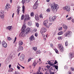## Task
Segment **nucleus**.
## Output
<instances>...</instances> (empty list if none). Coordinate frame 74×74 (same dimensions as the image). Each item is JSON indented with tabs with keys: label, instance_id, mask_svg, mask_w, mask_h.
<instances>
[{
	"label": "nucleus",
	"instance_id": "1",
	"mask_svg": "<svg viewBox=\"0 0 74 74\" xmlns=\"http://www.w3.org/2000/svg\"><path fill=\"white\" fill-rule=\"evenodd\" d=\"M51 8L52 9L51 10L53 12H56L57 10L59 8V6L58 4H56L55 3H53L51 5Z\"/></svg>",
	"mask_w": 74,
	"mask_h": 74
},
{
	"label": "nucleus",
	"instance_id": "2",
	"mask_svg": "<svg viewBox=\"0 0 74 74\" xmlns=\"http://www.w3.org/2000/svg\"><path fill=\"white\" fill-rule=\"evenodd\" d=\"M26 29V25H23L22 28L21 29V31H22L21 33V34L22 35V36H25V29Z\"/></svg>",
	"mask_w": 74,
	"mask_h": 74
},
{
	"label": "nucleus",
	"instance_id": "3",
	"mask_svg": "<svg viewBox=\"0 0 74 74\" xmlns=\"http://www.w3.org/2000/svg\"><path fill=\"white\" fill-rule=\"evenodd\" d=\"M58 48L59 49V50L60 52H63L64 51V48L63 47V45L61 44H59L58 45Z\"/></svg>",
	"mask_w": 74,
	"mask_h": 74
},
{
	"label": "nucleus",
	"instance_id": "4",
	"mask_svg": "<svg viewBox=\"0 0 74 74\" xmlns=\"http://www.w3.org/2000/svg\"><path fill=\"white\" fill-rule=\"evenodd\" d=\"M56 16H53L52 18L50 16L49 18V21L50 22H54V21L56 20Z\"/></svg>",
	"mask_w": 74,
	"mask_h": 74
},
{
	"label": "nucleus",
	"instance_id": "5",
	"mask_svg": "<svg viewBox=\"0 0 74 74\" xmlns=\"http://www.w3.org/2000/svg\"><path fill=\"white\" fill-rule=\"evenodd\" d=\"M72 34V32L71 31H68L66 33L64 34V36L65 37H69L71 36Z\"/></svg>",
	"mask_w": 74,
	"mask_h": 74
},
{
	"label": "nucleus",
	"instance_id": "6",
	"mask_svg": "<svg viewBox=\"0 0 74 74\" xmlns=\"http://www.w3.org/2000/svg\"><path fill=\"white\" fill-rule=\"evenodd\" d=\"M46 32H47V29L45 28H42L40 30V33L42 34H43Z\"/></svg>",
	"mask_w": 74,
	"mask_h": 74
},
{
	"label": "nucleus",
	"instance_id": "7",
	"mask_svg": "<svg viewBox=\"0 0 74 74\" xmlns=\"http://www.w3.org/2000/svg\"><path fill=\"white\" fill-rule=\"evenodd\" d=\"M63 9L64 10H66L67 11L69 12L70 11V7L69 6H66L64 7H63Z\"/></svg>",
	"mask_w": 74,
	"mask_h": 74
},
{
	"label": "nucleus",
	"instance_id": "8",
	"mask_svg": "<svg viewBox=\"0 0 74 74\" xmlns=\"http://www.w3.org/2000/svg\"><path fill=\"white\" fill-rule=\"evenodd\" d=\"M31 31H32V29L29 27H27L25 30V33L26 34H27L29 33Z\"/></svg>",
	"mask_w": 74,
	"mask_h": 74
},
{
	"label": "nucleus",
	"instance_id": "9",
	"mask_svg": "<svg viewBox=\"0 0 74 74\" xmlns=\"http://www.w3.org/2000/svg\"><path fill=\"white\" fill-rule=\"evenodd\" d=\"M5 8L6 10H7V11H8V10L10 9L11 6L9 4H6Z\"/></svg>",
	"mask_w": 74,
	"mask_h": 74
},
{
	"label": "nucleus",
	"instance_id": "10",
	"mask_svg": "<svg viewBox=\"0 0 74 74\" xmlns=\"http://www.w3.org/2000/svg\"><path fill=\"white\" fill-rule=\"evenodd\" d=\"M23 49V47L21 46H19L17 49V51L18 52H19V51H22Z\"/></svg>",
	"mask_w": 74,
	"mask_h": 74
},
{
	"label": "nucleus",
	"instance_id": "11",
	"mask_svg": "<svg viewBox=\"0 0 74 74\" xmlns=\"http://www.w3.org/2000/svg\"><path fill=\"white\" fill-rule=\"evenodd\" d=\"M25 58V55L24 54H22L20 57V60L21 61H22Z\"/></svg>",
	"mask_w": 74,
	"mask_h": 74
},
{
	"label": "nucleus",
	"instance_id": "12",
	"mask_svg": "<svg viewBox=\"0 0 74 74\" xmlns=\"http://www.w3.org/2000/svg\"><path fill=\"white\" fill-rule=\"evenodd\" d=\"M2 44L5 48H6L7 47V44L6 43V42L5 41H3Z\"/></svg>",
	"mask_w": 74,
	"mask_h": 74
},
{
	"label": "nucleus",
	"instance_id": "13",
	"mask_svg": "<svg viewBox=\"0 0 74 74\" xmlns=\"http://www.w3.org/2000/svg\"><path fill=\"white\" fill-rule=\"evenodd\" d=\"M30 1V0H22V2L23 5L25 3H25H28Z\"/></svg>",
	"mask_w": 74,
	"mask_h": 74
},
{
	"label": "nucleus",
	"instance_id": "14",
	"mask_svg": "<svg viewBox=\"0 0 74 74\" xmlns=\"http://www.w3.org/2000/svg\"><path fill=\"white\" fill-rule=\"evenodd\" d=\"M74 57V53H70L69 54V58L70 59H72Z\"/></svg>",
	"mask_w": 74,
	"mask_h": 74
},
{
	"label": "nucleus",
	"instance_id": "15",
	"mask_svg": "<svg viewBox=\"0 0 74 74\" xmlns=\"http://www.w3.org/2000/svg\"><path fill=\"white\" fill-rule=\"evenodd\" d=\"M38 74L39 73L40 74H42V72H41V67L39 68V69L38 72Z\"/></svg>",
	"mask_w": 74,
	"mask_h": 74
},
{
	"label": "nucleus",
	"instance_id": "16",
	"mask_svg": "<svg viewBox=\"0 0 74 74\" xmlns=\"http://www.w3.org/2000/svg\"><path fill=\"white\" fill-rule=\"evenodd\" d=\"M48 24V21L47 20H45L44 22V25L45 26L47 25Z\"/></svg>",
	"mask_w": 74,
	"mask_h": 74
},
{
	"label": "nucleus",
	"instance_id": "17",
	"mask_svg": "<svg viewBox=\"0 0 74 74\" xmlns=\"http://www.w3.org/2000/svg\"><path fill=\"white\" fill-rule=\"evenodd\" d=\"M18 45L19 46H21L23 45V42L21 40H20L18 42Z\"/></svg>",
	"mask_w": 74,
	"mask_h": 74
},
{
	"label": "nucleus",
	"instance_id": "18",
	"mask_svg": "<svg viewBox=\"0 0 74 74\" xmlns=\"http://www.w3.org/2000/svg\"><path fill=\"white\" fill-rule=\"evenodd\" d=\"M29 39L30 41H32L33 40H34V36L33 35H32L29 38Z\"/></svg>",
	"mask_w": 74,
	"mask_h": 74
},
{
	"label": "nucleus",
	"instance_id": "19",
	"mask_svg": "<svg viewBox=\"0 0 74 74\" xmlns=\"http://www.w3.org/2000/svg\"><path fill=\"white\" fill-rule=\"evenodd\" d=\"M25 18L28 19V20H30V17L28 14H26L25 15Z\"/></svg>",
	"mask_w": 74,
	"mask_h": 74
},
{
	"label": "nucleus",
	"instance_id": "20",
	"mask_svg": "<svg viewBox=\"0 0 74 74\" xmlns=\"http://www.w3.org/2000/svg\"><path fill=\"white\" fill-rule=\"evenodd\" d=\"M38 5H36L35 4L33 6V9L35 10L36 8H37V7H38Z\"/></svg>",
	"mask_w": 74,
	"mask_h": 74
},
{
	"label": "nucleus",
	"instance_id": "21",
	"mask_svg": "<svg viewBox=\"0 0 74 74\" xmlns=\"http://www.w3.org/2000/svg\"><path fill=\"white\" fill-rule=\"evenodd\" d=\"M36 64H37V63H36V60H35L34 61V62L33 64V65L34 66V68L35 67V66H36Z\"/></svg>",
	"mask_w": 74,
	"mask_h": 74
},
{
	"label": "nucleus",
	"instance_id": "22",
	"mask_svg": "<svg viewBox=\"0 0 74 74\" xmlns=\"http://www.w3.org/2000/svg\"><path fill=\"white\" fill-rule=\"evenodd\" d=\"M28 25L30 27L32 25V22L29 21L28 23Z\"/></svg>",
	"mask_w": 74,
	"mask_h": 74
},
{
	"label": "nucleus",
	"instance_id": "23",
	"mask_svg": "<svg viewBox=\"0 0 74 74\" xmlns=\"http://www.w3.org/2000/svg\"><path fill=\"white\" fill-rule=\"evenodd\" d=\"M35 19L36 21H38L39 20V18L38 16V15L37 14L35 15Z\"/></svg>",
	"mask_w": 74,
	"mask_h": 74
},
{
	"label": "nucleus",
	"instance_id": "24",
	"mask_svg": "<svg viewBox=\"0 0 74 74\" xmlns=\"http://www.w3.org/2000/svg\"><path fill=\"white\" fill-rule=\"evenodd\" d=\"M0 17H1V18H4V14H0Z\"/></svg>",
	"mask_w": 74,
	"mask_h": 74
},
{
	"label": "nucleus",
	"instance_id": "25",
	"mask_svg": "<svg viewBox=\"0 0 74 74\" xmlns=\"http://www.w3.org/2000/svg\"><path fill=\"white\" fill-rule=\"evenodd\" d=\"M19 11H20V9L18 8V9L17 10V13L18 15L19 14Z\"/></svg>",
	"mask_w": 74,
	"mask_h": 74
},
{
	"label": "nucleus",
	"instance_id": "26",
	"mask_svg": "<svg viewBox=\"0 0 74 74\" xmlns=\"http://www.w3.org/2000/svg\"><path fill=\"white\" fill-rule=\"evenodd\" d=\"M25 6L24 5H23V13H24L25 12Z\"/></svg>",
	"mask_w": 74,
	"mask_h": 74
},
{
	"label": "nucleus",
	"instance_id": "27",
	"mask_svg": "<svg viewBox=\"0 0 74 74\" xmlns=\"http://www.w3.org/2000/svg\"><path fill=\"white\" fill-rule=\"evenodd\" d=\"M63 27L64 29H67V27L65 25H63Z\"/></svg>",
	"mask_w": 74,
	"mask_h": 74
},
{
	"label": "nucleus",
	"instance_id": "28",
	"mask_svg": "<svg viewBox=\"0 0 74 74\" xmlns=\"http://www.w3.org/2000/svg\"><path fill=\"white\" fill-rule=\"evenodd\" d=\"M41 51H40V50H38L36 53V54H40V53H41Z\"/></svg>",
	"mask_w": 74,
	"mask_h": 74
},
{
	"label": "nucleus",
	"instance_id": "29",
	"mask_svg": "<svg viewBox=\"0 0 74 74\" xmlns=\"http://www.w3.org/2000/svg\"><path fill=\"white\" fill-rule=\"evenodd\" d=\"M63 34V32H59L58 34V35H61V34Z\"/></svg>",
	"mask_w": 74,
	"mask_h": 74
},
{
	"label": "nucleus",
	"instance_id": "30",
	"mask_svg": "<svg viewBox=\"0 0 74 74\" xmlns=\"http://www.w3.org/2000/svg\"><path fill=\"white\" fill-rule=\"evenodd\" d=\"M9 30H10L11 29H12V26H9L7 27V28Z\"/></svg>",
	"mask_w": 74,
	"mask_h": 74
},
{
	"label": "nucleus",
	"instance_id": "31",
	"mask_svg": "<svg viewBox=\"0 0 74 74\" xmlns=\"http://www.w3.org/2000/svg\"><path fill=\"white\" fill-rule=\"evenodd\" d=\"M33 50H34L35 51H36L37 50V47H34L33 48Z\"/></svg>",
	"mask_w": 74,
	"mask_h": 74
},
{
	"label": "nucleus",
	"instance_id": "32",
	"mask_svg": "<svg viewBox=\"0 0 74 74\" xmlns=\"http://www.w3.org/2000/svg\"><path fill=\"white\" fill-rule=\"evenodd\" d=\"M54 50L55 51L56 53H58V52H59V51H58V50L57 49H55Z\"/></svg>",
	"mask_w": 74,
	"mask_h": 74
},
{
	"label": "nucleus",
	"instance_id": "33",
	"mask_svg": "<svg viewBox=\"0 0 74 74\" xmlns=\"http://www.w3.org/2000/svg\"><path fill=\"white\" fill-rule=\"evenodd\" d=\"M33 59V58H29L28 60V61H27L28 62H30L31 60H32V59Z\"/></svg>",
	"mask_w": 74,
	"mask_h": 74
},
{
	"label": "nucleus",
	"instance_id": "34",
	"mask_svg": "<svg viewBox=\"0 0 74 74\" xmlns=\"http://www.w3.org/2000/svg\"><path fill=\"white\" fill-rule=\"evenodd\" d=\"M24 18H25V16H24V15H22L21 17V20H23Z\"/></svg>",
	"mask_w": 74,
	"mask_h": 74
},
{
	"label": "nucleus",
	"instance_id": "35",
	"mask_svg": "<svg viewBox=\"0 0 74 74\" xmlns=\"http://www.w3.org/2000/svg\"><path fill=\"white\" fill-rule=\"evenodd\" d=\"M54 67L56 70H58V66L56 65H54Z\"/></svg>",
	"mask_w": 74,
	"mask_h": 74
},
{
	"label": "nucleus",
	"instance_id": "36",
	"mask_svg": "<svg viewBox=\"0 0 74 74\" xmlns=\"http://www.w3.org/2000/svg\"><path fill=\"white\" fill-rule=\"evenodd\" d=\"M65 45L66 47H67L68 45V41H66L65 43Z\"/></svg>",
	"mask_w": 74,
	"mask_h": 74
},
{
	"label": "nucleus",
	"instance_id": "37",
	"mask_svg": "<svg viewBox=\"0 0 74 74\" xmlns=\"http://www.w3.org/2000/svg\"><path fill=\"white\" fill-rule=\"evenodd\" d=\"M34 15V13H33V12H32L31 13V16H33Z\"/></svg>",
	"mask_w": 74,
	"mask_h": 74
},
{
	"label": "nucleus",
	"instance_id": "38",
	"mask_svg": "<svg viewBox=\"0 0 74 74\" xmlns=\"http://www.w3.org/2000/svg\"><path fill=\"white\" fill-rule=\"evenodd\" d=\"M39 17L40 18H42V19L43 18V16H42V14H40L39 16Z\"/></svg>",
	"mask_w": 74,
	"mask_h": 74
},
{
	"label": "nucleus",
	"instance_id": "39",
	"mask_svg": "<svg viewBox=\"0 0 74 74\" xmlns=\"http://www.w3.org/2000/svg\"><path fill=\"white\" fill-rule=\"evenodd\" d=\"M8 41H10V40H12V38H11L10 37H8Z\"/></svg>",
	"mask_w": 74,
	"mask_h": 74
},
{
	"label": "nucleus",
	"instance_id": "40",
	"mask_svg": "<svg viewBox=\"0 0 74 74\" xmlns=\"http://www.w3.org/2000/svg\"><path fill=\"white\" fill-rule=\"evenodd\" d=\"M46 11H47V12H50V9L49 8L47 9L46 10Z\"/></svg>",
	"mask_w": 74,
	"mask_h": 74
},
{
	"label": "nucleus",
	"instance_id": "41",
	"mask_svg": "<svg viewBox=\"0 0 74 74\" xmlns=\"http://www.w3.org/2000/svg\"><path fill=\"white\" fill-rule=\"evenodd\" d=\"M36 26L38 27L39 26V25L38 24V23H36Z\"/></svg>",
	"mask_w": 74,
	"mask_h": 74
},
{
	"label": "nucleus",
	"instance_id": "42",
	"mask_svg": "<svg viewBox=\"0 0 74 74\" xmlns=\"http://www.w3.org/2000/svg\"><path fill=\"white\" fill-rule=\"evenodd\" d=\"M13 70H14V69L12 68H10L9 69V71L11 72V71H12Z\"/></svg>",
	"mask_w": 74,
	"mask_h": 74
},
{
	"label": "nucleus",
	"instance_id": "43",
	"mask_svg": "<svg viewBox=\"0 0 74 74\" xmlns=\"http://www.w3.org/2000/svg\"><path fill=\"white\" fill-rule=\"evenodd\" d=\"M27 20H28V19L26 18H25V19H24V22H25L26 21H27Z\"/></svg>",
	"mask_w": 74,
	"mask_h": 74
},
{
	"label": "nucleus",
	"instance_id": "44",
	"mask_svg": "<svg viewBox=\"0 0 74 74\" xmlns=\"http://www.w3.org/2000/svg\"><path fill=\"white\" fill-rule=\"evenodd\" d=\"M72 17H70L69 18H68L67 19H66V20H71V19H72Z\"/></svg>",
	"mask_w": 74,
	"mask_h": 74
},
{
	"label": "nucleus",
	"instance_id": "45",
	"mask_svg": "<svg viewBox=\"0 0 74 74\" xmlns=\"http://www.w3.org/2000/svg\"><path fill=\"white\" fill-rule=\"evenodd\" d=\"M35 4L37 5H38V1H36Z\"/></svg>",
	"mask_w": 74,
	"mask_h": 74
},
{
	"label": "nucleus",
	"instance_id": "46",
	"mask_svg": "<svg viewBox=\"0 0 74 74\" xmlns=\"http://www.w3.org/2000/svg\"><path fill=\"white\" fill-rule=\"evenodd\" d=\"M56 63H58V62H57V61L56 60L55 62H54V64H56Z\"/></svg>",
	"mask_w": 74,
	"mask_h": 74
},
{
	"label": "nucleus",
	"instance_id": "47",
	"mask_svg": "<svg viewBox=\"0 0 74 74\" xmlns=\"http://www.w3.org/2000/svg\"><path fill=\"white\" fill-rule=\"evenodd\" d=\"M0 13H1V14H4V11H0Z\"/></svg>",
	"mask_w": 74,
	"mask_h": 74
},
{
	"label": "nucleus",
	"instance_id": "48",
	"mask_svg": "<svg viewBox=\"0 0 74 74\" xmlns=\"http://www.w3.org/2000/svg\"><path fill=\"white\" fill-rule=\"evenodd\" d=\"M19 65V66L22 67L23 68V69H25V67H23V66H22V65Z\"/></svg>",
	"mask_w": 74,
	"mask_h": 74
},
{
	"label": "nucleus",
	"instance_id": "49",
	"mask_svg": "<svg viewBox=\"0 0 74 74\" xmlns=\"http://www.w3.org/2000/svg\"><path fill=\"white\" fill-rule=\"evenodd\" d=\"M35 36H36V37H37V36H38V33H36L35 34Z\"/></svg>",
	"mask_w": 74,
	"mask_h": 74
},
{
	"label": "nucleus",
	"instance_id": "50",
	"mask_svg": "<svg viewBox=\"0 0 74 74\" xmlns=\"http://www.w3.org/2000/svg\"><path fill=\"white\" fill-rule=\"evenodd\" d=\"M50 45L51 47V48H53V45H52V44L51 43Z\"/></svg>",
	"mask_w": 74,
	"mask_h": 74
},
{
	"label": "nucleus",
	"instance_id": "51",
	"mask_svg": "<svg viewBox=\"0 0 74 74\" xmlns=\"http://www.w3.org/2000/svg\"><path fill=\"white\" fill-rule=\"evenodd\" d=\"M59 30H62V27H61L60 28L58 29Z\"/></svg>",
	"mask_w": 74,
	"mask_h": 74
},
{
	"label": "nucleus",
	"instance_id": "52",
	"mask_svg": "<svg viewBox=\"0 0 74 74\" xmlns=\"http://www.w3.org/2000/svg\"><path fill=\"white\" fill-rule=\"evenodd\" d=\"M15 74H19V73L18 72H17V71L15 72Z\"/></svg>",
	"mask_w": 74,
	"mask_h": 74
},
{
	"label": "nucleus",
	"instance_id": "53",
	"mask_svg": "<svg viewBox=\"0 0 74 74\" xmlns=\"http://www.w3.org/2000/svg\"><path fill=\"white\" fill-rule=\"evenodd\" d=\"M33 31L34 32H36V31H37V29H34Z\"/></svg>",
	"mask_w": 74,
	"mask_h": 74
},
{
	"label": "nucleus",
	"instance_id": "54",
	"mask_svg": "<svg viewBox=\"0 0 74 74\" xmlns=\"http://www.w3.org/2000/svg\"><path fill=\"white\" fill-rule=\"evenodd\" d=\"M64 68L65 69H68L67 67L66 66H65Z\"/></svg>",
	"mask_w": 74,
	"mask_h": 74
},
{
	"label": "nucleus",
	"instance_id": "55",
	"mask_svg": "<svg viewBox=\"0 0 74 74\" xmlns=\"http://www.w3.org/2000/svg\"><path fill=\"white\" fill-rule=\"evenodd\" d=\"M71 70H72V71H74V68H73L71 67Z\"/></svg>",
	"mask_w": 74,
	"mask_h": 74
},
{
	"label": "nucleus",
	"instance_id": "56",
	"mask_svg": "<svg viewBox=\"0 0 74 74\" xmlns=\"http://www.w3.org/2000/svg\"><path fill=\"white\" fill-rule=\"evenodd\" d=\"M17 68L18 70H20V67L18 65L17 66Z\"/></svg>",
	"mask_w": 74,
	"mask_h": 74
},
{
	"label": "nucleus",
	"instance_id": "57",
	"mask_svg": "<svg viewBox=\"0 0 74 74\" xmlns=\"http://www.w3.org/2000/svg\"><path fill=\"white\" fill-rule=\"evenodd\" d=\"M62 38L61 37H58V40H60V39H61Z\"/></svg>",
	"mask_w": 74,
	"mask_h": 74
},
{
	"label": "nucleus",
	"instance_id": "58",
	"mask_svg": "<svg viewBox=\"0 0 74 74\" xmlns=\"http://www.w3.org/2000/svg\"><path fill=\"white\" fill-rule=\"evenodd\" d=\"M51 25L52 23H49V26H51Z\"/></svg>",
	"mask_w": 74,
	"mask_h": 74
},
{
	"label": "nucleus",
	"instance_id": "59",
	"mask_svg": "<svg viewBox=\"0 0 74 74\" xmlns=\"http://www.w3.org/2000/svg\"><path fill=\"white\" fill-rule=\"evenodd\" d=\"M16 37H15V39H14V41H16Z\"/></svg>",
	"mask_w": 74,
	"mask_h": 74
},
{
	"label": "nucleus",
	"instance_id": "60",
	"mask_svg": "<svg viewBox=\"0 0 74 74\" xmlns=\"http://www.w3.org/2000/svg\"><path fill=\"white\" fill-rule=\"evenodd\" d=\"M50 0H47L46 1L47 2H49Z\"/></svg>",
	"mask_w": 74,
	"mask_h": 74
},
{
	"label": "nucleus",
	"instance_id": "61",
	"mask_svg": "<svg viewBox=\"0 0 74 74\" xmlns=\"http://www.w3.org/2000/svg\"><path fill=\"white\" fill-rule=\"evenodd\" d=\"M45 74H49V73H47V72H46L45 73Z\"/></svg>",
	"mask_w": 74,
	"mask_h": 74
},
{
	"label": "nucleus",
	"instance_id": "62",
	"mask_svg": "<svg viewBox=\"0 0 74 74\" xmlns=\"http://www.w3.org/2000/svg\"><path fill=\"white\" fill-rule=\"evenodd\" d=\"M10 1L11 3H12V0H10Z\"/></svg>",
	"mask_w": 74,
	"mask_h": 74
},
{
	"label": "nucleus",
	"instance_id": "63",
	"mask_svg": "<svg viewBox=\"0 0 74 74\" xmlns=\"http://www.w3.org/2000/svg\"><path fill=\"white\" fill-rule=\"evenodd\" d=\"M50 74H54V73L53 72L51 73H50Z\"/></svg>",
	"mask_w": 74,
	"mask_h": 74
},
{
	"label": "nucleus",
	"instance_id": "64",
	"mask_svg": "<svg viewBox=\"0 0 74 74\" xmlns=\"http://www.w3.org/2000/svg\"><path fill=\"white\" fill-rule=\"evenodd\" d=\"M34 74H40V73H38V72H37V73H34Z\"/></svg>",
	"mask_w": 74,
	"mask_h": 74
}]
</instances>
